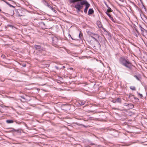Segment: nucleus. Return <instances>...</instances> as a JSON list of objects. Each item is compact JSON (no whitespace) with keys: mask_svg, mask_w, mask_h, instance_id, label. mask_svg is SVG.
<instances>
[{"mask_svg":"<svg viewBox=\"0 0 147 147\" xmlns=\"http://www.w3.org/2000/svg\"><path fill=\"white\" fill-rule=\"evenodd\" d=\"M13 121L12 120H7L6 122L8 123H13Z\"/></svg>","mask_w":147,"mask_h":147,"instance_id":"12","label":"nucleus"},{"mask_svg":"<svg viewBox=\"0 0 147 147\" xmlns=\"http://www.w3.org/2000/svg\"><path fill=\"white\" fill-rule=\"evenodd\" d=\"M23 67H26V65H23Z\"/></svg>","mask_w":147,"mask_h":147,"instance_id":"25","label":"nucleus"},{"mask_svg":"<svg viewBox=\"0 0 147 147\" xmlns=\"http://www.w3.org/2000/svg\"><path fill=\"white\" fill-rule=\"evenodd\" d=\"M85 102H80V103H79L81 105H84V103Z\"/></svg>","mask_w":147,"mask_h":147,"instance_id":"16","label":"nucleus"},{"mask_svg":"<svg viewBox=\"0 0 147 147\" xmlns=\"http://www.w3.org/2000/svg\"><path fill=\"white\" fill-rule=\"evenodd\" d=\"M53 44L54 45H56L57 43L58 42V39L56 37H54L52 38Z\"/></svg>","mask_w":147,"mask_h":147,"instance_id":"4","label":"nucleus"},{"mask_svg":"<svg viewBox=\"0 0 147 147\" xmlns=\"http://www.w3.org/2000/svg\"><path fill=\"white\" fill-rule=\"evenodd\" d=\"M112 11V10L109 7H108V9L107 12H111Z\"/></svg>","mask_w":147,"mask_h":147,"instance_id":"11","label":"nucleus"},{"mask_svg":"<svg viewBox=\"0 0 147 147\" xmlns=\"http://www.w3.org/2000/svg\"><path fill=\"white\" fill-rule=\"evenodd\" d=\"M135 77L136 78V79H137L138 80H139V78H138V77L137 76H135Z\"/></svg>","mask_w":147,"mask_h":147,"instance_id":"24","label":"nucleus"},{"mask_svg":"<svg viewBox=\"0 0 147 147\" xmlns=\"http://www.w3.org/2000/svg\"><path fill=\"white\" fill-rule=\"evenodd\" d=\"M138 94L140 95L141 97H142L143 96L142 95V94L140 93H138Z\"/></svg>","mask_w":147,"mask_h":147,"instance_id":"21","label":"nucleus"},{"mask_svg":"<svg viewBox=\"0 0 147 147\" xmlns=\"http://www.w3.org/2000/svg\"><path fill=\"white\" fill-rule=\"evenodd\" d=\"M96 37H94V38H93L95 41H96V42H98V41L97 40L96 38Z\"/></svg>","mask_w":147,"mask_h":147,"instance_id":"18","label":"nucleus"},{"mask_svg":"<svg viewBox=\"0 0 147 147\" xmlns=\"http://www.w3.org/2000/svg\"><path fill=\"white\" fill-rule=\"evenodd\" d=\"M94 13V11L92 9H90L88 11V15H90Z\"/></svg>","mask_w":147,"mask_h":147,"instance_id":"7","label":"nucleus"},{"mask_svg":"<svg viewBox=\"0 0 147 147\" xmlns=\"http://www.w3.org/2000/svg\"><path fill=\"white\" fill-rule=\"evenodd\" d=\"M116 102H118L119 103H121V99L120 98H117L116 100Z\"/></svg>","mask_w":147,"mask_h":147,"instance_id":"13","label":"nucleus"},{"mask_svg":"<svg viewBox=\"0 0 147 147\" xmlns=\"http://www.w3.org/2000/svg\"><path fill=\"white\" fill-rule=\"evenodd\" d=\"M19 16H23V15H20V14H19Z\"/></svg>","mask_w":147,"mask_h":147,"instance_id":"27","label":"nucleus"},{"mask_svg":"<svg viewBox=\"0 0 147 147\" xmlns=\"http://www.w3.org/2000/svg\"><path fill=\"white\" fill-rule=\"evenodd\" d=\"M129 104H128L127 103H125V106H128V105Z\"/></svg>","mask_w":147,"mask_h":147,"instance_id":"22","label":"nucleus"},{"mask_svg":"<svg viewBox=\"0 0 147 147\" xmlns=\"http://www.w3.org/2000/svg\"><path fill=\"white\" fill-rule=\"evenodd\" d=\"M72 69H73V68H72V67H71V68H70V70H72Z\"/></svg>","mask_w":147,"mask_h":147,"instance_id":"26","label":"nucleus"},{"mask_svg":"<svg viewBox=\"0 0 147 147\" xmlns=\"http://www.w3.org/2000/svg\"><path fill=\"white\" fill-rule=\"evenodd\" d=\"M35 48L38 51H41L43 50V48L40 47V45H35L34 46Z\"/></svg>","mask_w":147,"mask_h":147,"instance_id":"5","label":"nucleus"},{"mask_svg":"<svg viewBox=\"0 0 147 147\" xmlns=\"http://www.w3.org/2000/svg\"><path fill=\"white\" fill-rule=\"evenodd\" d=\"M110 12H106V14L109 16V17L110 18L111 20L113 21L114 20L113 18L111 17V14L109 13Z\"/></svg>","mask_w":147,"mask_h":147,"instance_id":"8","label":"nucleus"},{"mask_svg":"<svg viewBox=\"0 0 147 147\" xmlns=\"http://www.w3.org/2000/svg\"><path fill=\"white\" fill-rule=\"evenodd\" d=\"M70 2L71 3H74L76 2H78L74 7L76 9L77 12H79L82 9L83 7V5H86L84 11L85 13H86L88 9L90 7V5L86 1L84 0H69Z\"/></svg>","mask_w":147,"mask_h":147,"instance_id":"1","label":"nucleus"},{"mask_svg":"<svg viewBox=\"0 0 147 147\" xmlns=\"http://www.w3.org/2000/svg\"><path fill=\"white\" fill-rule=\"evenodd\" d=\"M130 88L133 90H136V88L134 86H130Z\"/></svg>","mask_w":147,"mask_h":147,"instance_id":"14","label":"nucleus"},{"mask_svg":"<svg viewBox=\"0 0 147 147\" xmlns=\"http://www.w3.org/2000/svg\"><path fill=\"white\" fill-rule=\"evenodd\" d=\"M128 108L129 109H132L134 107V105L131 103H129L128 105Z\"/></svg>","mask_w":147,"mask_h":147,"instance_id":"10","label":"nucleus"},{"mask_svg":"<svg viewBox=\"0 0 147 147\" xmlns=\"http://www.w3.org/2000/svg\"><path fill=\"white\" fill-rule=\"evenodd\" d=\"M112 102H114V103H115V102H116V100H112Z\"/></svg>","mask_w":147,"mask_h":147,"instance_id":"19","label":"nucleus"},{"mask_svg":"<svg viewBox=\"0 0 147 147\" xmlns=\"http://www.w3.org/2000/svg\"><path fill=\"white\" fill-rule=\"evenodd\" d=\"M121 63L128 68L131 69L132 65L129 61L124 58H121L120 59Z\"/></svg>","mask_w":147,"mask_h":147,"instance_id":"2","label":"nucleus"},{"mask_svg":"<svg viewBox=\"0 0 147 147\" xmlns=\"http://www.w3.org/2000/svg\"><path fill=\"white\" fill-rule=\"evenodd\" d=\"M7 3L8 5H9L10 7H14V6H13L11 5L10 4H9V3Z\"/></svg>","mask_w":147,"mask_h":147,"instance_id":"17","label":"nucleus"},{"mask_svg":"<svg viewBox=\"0 0 147 147\" xmlns=\"http://www.w3.org/2000/svg\"><path fill=\"white\" fill-rule=\"evenodd\" d=\"M140 28L142 31V35L146 38H147V31L140 26Z\"/></svg>","mask_w":147,"mask_h":147,"instance_id":"3","label":"nucleus"},{"mask_svg":"<svg viewBox=\"0 0 147 147\" xmlns=\"http://www.w3.org/2000/svg\"><path fill=\"white\" fill-rule=\"evenodd\" d=\"M82 36V34H81L80 32L79 36L80 38L81 37V36Z\"/></svg>","mask_w":147,"mask_h":147,"instance_id":"23","label":"nucleus"},{"mask_svg":"<svg viewBox=\"0 0 147 147\" xmlns=\"http://www.w3.org/2000/svg\"><path fill=\"white\" fill-rule=\"evenodd\" d=\"M97 26H98V27L99 28H101L102 27H102V25L101 24V22L100 21H97Z\"/></svg>","mask_w":147,"mask_h":147,"instance_id":"9","label":"nucleus"},{"mask_svg":"<svg viewBox=\"0 0 147 147\" xmlns=\"http://www.w3.org/2000/svg\"><path fill=\"white\" fill-rule=\"evenodd\" d=\"M134 99L136 101L139 100L138 98H134Z\"/></svg>","mask_w":147,"mask_h":147,"instance_id":"20","label":"nucleus"},{"mask_svg":"<svg viewBox=\"0 0 147 147\" xmlns=\"http://www.w3.org/2000/svg\"><path fill=\"white\" fill-rule=\"evenodd\" d=\"M51 10L55 12V11L56 10H55L54 9L53 7H51Z\"/></svg>","mask_w":147,"mask_h":147,"instance_id":"15","label":"nucleus"},{"mask_svg":"<svg viewBox=\"0 0 147 147\" xmlns=\"http://www.w3.org/2000/svg\"><path fill=\"white\" fill-rule=\"evenodd\" d=\"M89 34L92 38H94V37H99V36L97 34L93 33L90 32V33Z\"/></svg>","mask_w":147,"mask_h":147,"instance_id":"6","label":"nucleus"},{"mask_svg":"<svg viewBox=\"0 0 147 147\" xmlns=\"http://www.w3.org/2000/svg\"><path fill=\"white\" fill-rule=\"evenodd\" d=\"M63 68H65V67L64 66H63Z\"/></svg>","mask_w":147,"mask_h":147,"instance_id":"29","label":"nucleus"},{"mask_svg":"<svg viewBox=\"0 0 147 147\" xmlns=\"http://www.w3.org/2000/svg\"><path fill=\"white\" fill-rule=\"evenodd\" d=\"M106 4V5L107 6V7H109L108 6V5L107 4Z\"/></svg>","mask_w":147,"mask_h":147,"instance_id":"28","label":"nucleus"}]
</instances>
